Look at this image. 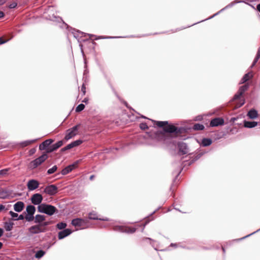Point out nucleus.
<instances>
[{"mask_svg":"<svg viewBox=\"0 0 260 260\" xmlns=\"http://www.w3.org/2000/svg\"><path fill=\"white\" fill-rule=\"evenodd\" d=\"M37 208L39 212L43 213L50 216L54 214L57 211L56 207L46 204H41L38 206Z\"/></svg>","mask_w":260,"mask_h":260,"instance_id":"obj_2","label":"nucleus"},{"mask_svg":"<svg viewBox=\"0 0 260 260\" xmlns=\"http://www.w3.org/2000/svg\"><path fill=\"white\" fill-rule=\"evenodd\" d=\"M48 224H49V222H47V221H43L41 224H40L39 225H41L43 228H44V229H45V227L46 226L48 225Z\"/></svg>","mask_w":260,"mask_h":260,"instance_id":"obj_44","label":"nucleus"},{"mask_svg":"<svg viewBox=\"0 0 260 260\" xmlns=\"http://www.w3.org/2000/svg\"><path fill=\"white\" fill-rule=\"evenodd\" d=\"M143 240H148L150 242H151V241H153V240H152L151 239H150V238H144L143 239Z\"/></svg>","mask_w":260,"mask_h":260,"instance_id":"obj_56","label":"nucleus"},{"mask_svg":"<svg viewBox=\"0 0 260 260\" xmlns=\"http://www.w3.org/2000/svg\"><path fill=\"white\" fill-rule=\"evenodd\" d=\"M13 223L6 222L5 223V229L7 231H10L12 230Z\"/></svg>","mask_w":260,"mask_h":260,"instance_id":"obj_27","label":"nucleus"},{"mask_svg":"<svg viewBox=\"0 0 260 260\" xmlns=\"http://www.w3.org/2000/svg\"><path fill=\"white\" fill-rule=\"evenodd\" d=\"M170 246H172V247H176L177 246V244H174V243H171Z\"/></svg>","mask_w":260,"mask_h":260,"instance_id":"obj_58","label":"nucleus"},{"mask_svg":"<svg viewBox=\"0 0 260 260\" xmlns=\"http://www.w3.org/2000/svg\"><path fill=\"white\" fill-rule=\"evenodd\" d=\"M252 74L251 73L249 72L244 75V76L242 78L240 83H244L248 81L249 79L252 77Z\"/></svg>","mask_w":260,"mask_h":260,"instance_id":"obj_22","label":"nucleus"},{"mask_svg":"<svg viewBox=\"0 0 260 260\" xmlns=\"http://www.w3.org/2000/svg\"><path fill=\"white\" fill-rule=\"evenodd\" d=\"M247 116L249 118L253 119L258 116V113L256 110L252 109L248 111Z\"/></svg>","mask_w":260,"mask_h":260,"instance_id":"obj_20","label":"nucleus"},{"mask_svg":"<svg viewBox=\"0 0 260 260\" xmlns=\"http://www.w3.org/2000/svg\"><path fill=\"white\" fill-rule=\"evenodd\" d=\"M43 201V197L40 193L34 194L31 197V203L36 205H40Z\"/></svg>","mask_w":260,"mask_h":260,"instance_id":"obj_9","label":"nucleus"},{"mask_svg":"<svg viewBox=\"0 0 260 260\" xmlns=\"http://www.w3.org/2000/svg\"><path fill=\"white\" fill-rule=\"evenodd\" d=\"M212 143V141L210 138H204L202 141V145L203 146L206 147L210 145Z\"/></svg>","mask_w":260,"mask_h":260,"instance_id":"obj_23","label":"nucleus"},{"mask_svg":"<svg viewBox=\"0 0 260 260\" xmlns=\"http://www.w3.org/2000/svg\"><path fill=\"white\" fill-rule=\"evenodd\" d=\"M10 168H6L0 170V176H5L8 175V172L10 171Z\"/></svg>","mask_w":260,"mask_h":260,"instance_id":"obj_32","label":"nucleus"},{"mask_svg":"<svg viewBox=\"0 0 260 260\" xmlns=\"http://www.w3.org/2000/svg\"><path fill=\"white\" fill-rule=\"evenodd\" d=\"M113 230L122 233H133L136 231V229L134 228L116 225L113 227Z\"/></svg>","mask_w":260,"mask_h":260,"instance_id":"obj_6","label":"nucleus"},{"mask_svg":"<svg viewBox=\"0 0 260 260\" xmlns=\"http://www.w3.org/2000/svg\"><path fill=\"white\" fill-rule=\"evenodd\" d=\"M79 161H76L72 165H69L68 166L64 168L62 170L61 173L63 175H65L71 172L73 169L76 168L78 164Z\"/></svg>","mask_w":260,"mask_h":260,"instance_id":"obj_10","label":"nucleus"},{"mask_svg":"<svg viewBox=\"0 0 260 260\" xmlns=\"http://www.w3.org/2000/svg\"><path fill=\"white\" fill-rule=\"evenodd\" d=\"M72 143H73L74 146L76 147L80 145L82 143V141L78 140L73 142Z\"/></svg>","mask_w":260,"mask_h":260,"instance_id":"obj_41","label":"nucleus"},{"mask_svg":"<svg viewBox=\"0 0 260 260\" xmlns=\"http://www.w3.org/2000/svg\"><path fill=\"white\" fill-rule=\"evenodd\" d=\"M88 35L90 37V38H91V37H94L95 36L93 35H90V34H88Z\"/></svg>","mask_w":260,"mask_h":260,"instance_id":"obj_64","label":"nucleus"},{"mask_svg":"<svg viewBox=\"0 0 260 260\" xmlns=\"http://www.w3.org/2000/svg\"><path fill=\"white\" fill-rule=\"evenodd\" d=\"M24 218H25V217L23 215H22V214L19 215H18L17 218L15 219V220H23Z\"/></svg>","mask_w":260,"mask_h":260,"instance_id":"obj_45","label":"nucleus"},{"mask_svg":"<svg viewBox=\"0 0 260 260\" xmlns=\"http://www.w3.org/2000/svg\"><path fill=\"white\" fill-rule=\"evenodd\" d=\"M57 169V167L56 166H54L51 168L49 169L47 171V174L50 175L54 173Z\"/></svg>","mask_w":260,"mask_h":260,"instance_id":"obj_34","label":"nucleus"},{"mask_svg":"<svg viewBox=\"0 0 260 260\" xmlns=\"http://www.w3.org/2000/svg\"><path fill=\"white\" fill-rule=\"evenodd\" d=\"M39 182L35 179L29 180L27 183V188L29 191L34 190L39 187Z\"/></svg>","mask_w":260,"mask_h":260,"instance_id":"obj_11","label":"nucleus"},{"mask_svg":"<svg viewBox=\"0 0 260 260\" xmlns=\"http://www.w3.org/2000/svg\"><path fill=\"white\" fill-rule=\"evenodd\" d=\"M57 187L56 185L52 184L47 186L44 190V192L49 196L55 195L57 192Z\"/></svg>","mask_w":260,"mask_h":260,"instance_id":"obj_8","label":"nucleus"},{"mask_svg":"<svg viewBox=\"0 0 260 260\" xmlns=\"http://www.w3.org/2000/svg\"><path fill=\"white\" fill-rule=\"evenodd\" d=\"M78 127L79 125H76L71 128L68 129L66 132L64 139L68 141L75 136L77 134Z\"/></svg>","mask_w":260,"mask_h":260,"instance_id":"obj_5","label":"nucleus"},{"mask_svg":"<svg viewBox=\"0 0 260 260\" xmlns=\"http://www.w3.org/2000/svg\"><path fill=\"white\" fill-rule=\"evenodd\" d=\"M63 145V141L60 140L58 141L57 143L51 145L47 149V152H52L56 150H57L58 148L60 147Z\"/></svg>","mask_w":260,"mask_h":260,"instance_id":"obj_13","label":"nucleus"},{"mask_svg":"<svg viewBox=\"0 0 260 260\" xmlns=\"http://www.w3.org/2000/svg\"><path fill=\"white\" fill-rule=\"evenodd\" d=\"M88 222V218H77L72 220V224L74 226L83 227V229L87 226Z\"/></svg>","mask_w":260,"mask_h":260,"instance_id":"obj_4","label":"nucleus"},{"mask_svg":"<svg viewBox=\"0 0 260 260\" xmlns=\"http://www.w3.org/2000/svg\"><path fill=\"white\" fill-rule=\"evenodd\" d=\"M48 158V156L46 154H43L40 157L31 161L30 163V168L32 169L36 168L37 167L41 165Z\"/></svg>","mask_w":260,"mask_h":260,"instance_id":"obj_3","label":"nucleus"},{"mask_svg":"<svg viewBox=\"0 0 260 260\" xmlns=\"http://www.w3.org/2000/svg\"><path fill=\"white\" fill-rule=\"evenodd\" d=\"M5 208V207L3 205H0V212L2 211L3 210H4Z\"/></svg>","mask_w":260,"mask_h":260,"instance_id":"obj_53","label":"nucleus"},{"mask_svg":"<svg viewBox=\"0 0 260 260\" xmlns=\"http://www.w3.org/2000/svg\"><path fill=\"white\" fill-rule=\"evenodd\" d=\"M149 120H151L152 122L155 123L157 126L159 127H162L168 124V121H156L153 120L149 119Z\"/></svg>","mask_w":260,"mask_h":260,"instance_id":"obj_24","label":"nucleus"},{"mask_svg":"<svg viewBox=\"0 0 260 260\" xmlns=\"http://www.w3.org/2000/svg\"><path fill=\"white\" fill-rule=\"evenodd\" d=\"M178 147L179 148V152L182 154H185L188 152V148L186 143L181 142L178 143Z\"/></svg>","mask_w":260,"mask_h":260,"instance_id":"obj_12","label":"nucleus"},{"mask_svg":"<svg viewBox=\"0 0 260 260\" xmlns=\"http://www.w3.org/2000/svg\"><path fill=\"white\" fill-rule=\"evenodd\" d=\"M147 223V222H146L145 223V224H144V225H143V229H142V232H143V231H144V229L145 226L146 225V224Z\"/></svg>","mask_w":260,"mask_h":260,"instance_id":"obj_63","label":"nucleus"},{"mask_svg":"<svg viewBox=\"0 0 260 260\" xmlns=\"http://www.w3.org/2000/svg\"><path fill=\"white\" fill-rule=\"evenodd\" d=\"M94 178V175H91V176H90L89 179H90V180H92Z\"/></svg>","mask_w":260,"mask_h":260,"instance_id":"obj_59","label":"nucleus"},{"mask_svg":"<svg viewBox=\"0 0 260 260\" xmlns=\"http://www.w3.org/2000/svg\"><path fill=\"white\" fill-rule=\"evenodd\" d=\"M17 3L16 2H13L9 5V8L10 9H13V8H16L17 7Z\"/></svg>","mask_w":260,"mask_h":260,"instance_id":"obj_43","label":"nucleus"},{"mask_svg":"<svg viewBox=\"0 0 260 260\" xmlns=\"http://www.w3.org/2000/svg\"><path fill=\"white\" fill-rule=\"evenodd\" d=\"M54 19H52L53 21H57L58 22L59 21H62V19L60 17H57L54 16Z\"/></svg>","mask_w":260,"mask_h":260,"instance_id":"obj_49","label":"nucleus"},{"mask_svg":"<svg viewBox=\"0 0 260 260\" xmlns=\"http://www.w3.org/2000/svg\"><path fill=\"white\" fill-rule=\"evenodd\" d=\"M88 219L93 220H100L103 221H108L109 219L107 218H99L96 212L93 211L89 213Z\"/></svg>","mask_w":260,"mask_h":260,"instance_id":"obj_16","label":"nucleus"},{"mask_svg":"<svg viewBox=\"0 0 260 260\" xmlns=\"http://www.w3.org/2000/svg\"><path fill=\"white\" fill-rule=\"evenodd\" d=\"M179 130L173 125H169L163 128L162 131H157L154 133L153 137L157 140L168 143L172 139V134H178Z\"/></svg>","mask_w":260,"mask_h":260,"instance_id":"obj_1","label":"nucleus"},{"mask_svg":"<svg viewBox=\"0 0 260 260\" xmlns=\"http://www.w3.org/2000/svg\"><path fill=\"white\" fill-rule=\"evenodd\" d=\"M9 214H10L11 217L13 218V220H15V219H17L18 216V214L17 213H15L12 211H10L9 212Z\"/></svg>","mask_w":260,"mask_h":260,"instance_id":"obj_39","label":"nucleus"},{"mask_svg":"<svg viewBox=\"0 0 260 260\" xmlns=\"http://www.w3.org/2000/svg\"><path fill=\"white\" fill-rule=\"evenodd\" d=\"M81 91L85 94L86 92V88L85 85L83 84L81 87Z\"/></svg>","mask_w":260,"mask_h":260,"instance_id":"obj_46","label":"nucleus"},{"mask_svg":"<svg viewBox=\"0 0 260 260\" xmlns=\"http://www.w3.org/2000/svg\"><path fill=\"white\" fill-rule=\"evenodd\" d=\"M67 148L69 150L74 147L73 143L72 142L70 144L67 145Z\"/></svg>","mask_w":260,"mask_h":260,"instance_id":"obj_47","label":"nucleus"},{"mask_svg":"<svg viewBox=\"0 0 260 260\" xmlns=\"http://www.w3.org/2000/svg\"><path fill=\"white\" fill-rule=\"evenodd\" d=\"M259 57H260V47H259V48L258 49L256 55L253 61L252 65L251 66V68H252L255 64V63L257 62L258 60L259 59Z\"/></svg>","mask_w":260,"mask_h":260,"instance_id":"obj_28","label":"nucleus"},{"mask_svg":"<svg viewBox=\"0 0 260 260\" xmlns=\"http://www.w3.org/2000/svg\"><path fill=\"white\" fill-rule=\"evenodd\" d=\"M35 211L36 208L33 205H28L26 207V212L27 214L34 215Z\"/></svg>","mask_w":260,"mask_h":260,"instance_id":"obj_25","label":"nucleus"},{"mask_svg":"<svg viewBox=\"0 0 260 260\" xmlns=\"http://www.w3.org/2000/svg\"><path fill=\"white\" fill-rule=\"evenodd\" d=\"M45 216L43 215L38 214L35 217L34 222L38 224H41L43 221L45 220Z\"/></svg>","mask_w":260,"mask_h":260,"instance_id":"obj_19","label":"nucleus"},{"mask_svg":"<svg viewBox=\"0 0 260 260\" xmlns=\"http://www.w3.org/2000/svg\"><path fill=\"white\" fill-rule=\"evenodd\" d=\"M5 16V14L3 12L0 11V18L4 17Z\"/></svg>","mask_w":260,"mask_h":260,"instance_id":"obj_52","label":"nucleus"},{"mask_svg":"<svg viewBox=\"0 0 260 260\" xmlns=\"http://www.w3.org/2000/svg\"><path fill=\"white\" fill-rule=\"evenodd\" d=\"M72 231L70 229H67L63 230L58 233V237L59 239H62L70 235L72 233Z\"/></svg>","mask_w":260,"mask_h":260,"instance_id":"obj_15","label":"nucleus"},{"mask_svg":"<svg viewBox=\"0 0 260 260\" xmlns=\"http://www.w3.org/2000/svg\"><path fill=\"white\" fill-rule=\"evenodd\" d=\"M249 86L248 85H244L241 86L239 89V91L240 92V94H243V93L247 90Z\"/></svg>","mask_w":260,"mask_h":260,"instance_id":"obj_31","label":"nucleus"},{"mask_svg":"<svg viewBox=\"0 0 260 260\" xmlns=\"http://www.w3.org/2000/svg\"><path fill=\"white\" fill-rule=\"evenodd\" d=\"M257 122L255 121H245L244 123V127L247 128H252L257 126Z\"/></svg>","mask_w":260,"mask_h":260,"instance_id":"obj_21","label":"nucleus"},{"mask_svg":"<svg viewBox=\"0 0 260 260\" xmlns=\"http://www.w3.org/2000/svg\"><path fill=\"white\" fill-rule=\"evenodd\" d=\"M45 254V252L44 251L42 250H39L36 252L35 254V257L37 258H40L43 257Z\"/></svg>","mask_w":260,"mask_h":260,"instance_id":"obj_30","label":"nucleus"},{"mask_svg":"<svg viewBox=\"0 0 260 260\" xmlns=\"http://www.w3.org/2000/svg\"><path fill=\"white\" fill-rule=\"evenodd\" d=\"M45 229L43 228L41 225L36 224L30 226L28 229V232L31 234H37L42 232H44Z\"/></svg>","mask_w":260,"mask_h":260,"instance_id":"obj_7","label":"nucleus"},{"mask_svg":"<svg viewBox=\"0 0 260 260\" xmlns=\"http://www.w3.org/2000/svg\"><path fill=\"white\" fill-rule=\"evenodd\" d=\"M24 207V204L23 203V202L19 201L14 204V209L15 211L20 212L23 209Z\"/></svg>","mask_w":260,"mask_h":260,"instance_id":"obj_18","label":"nucleus"},{"mask_svg":"<svg viewBox=\"0 0 260 260\" xmlns=\"http://www.w3.org/2000/svg\"><path fill=\"white\" fill-rule=\"evenodd\" d=\"M204 128H205V127H204V125L200 124V123H196L195 124H194V125L193 126V129L197 130V131L203 130L204 129Z\"/></svg>","mask_w":260,"mask_h":260,"instance_id":"obj_29","label":"nucleus"},{"mask_svg":"<svg viewBox=\"0 0 260 260\" xmlns=\"http://www.w3.org/2000/svg\"><path fill=\"white\" fill-rule=\"evenodd\" d=\"M242 94H240V92L238 91V92L234 95L233 100H236L238 99H239L241 96Z\"/></svg>","mask_w":260,"mask_h":260,"instance_id":"obj_42","label":"nucleus"},{"mask_svg":"<svg viewBox=\"0 0 260 260\" xmlns=\"http://www.w3.org/2000/svg\"><path fill=\"white\" fill-rule=\"evenodd\" d=\"M67 226V224L64 222H59L57 224L56 227L59 230L64 229Z\"/></svg>","mask_w":260,"mask_h":260,"instance_id":"obj_35","label":"nucleus"},{"mask_svg":"<svg viewBox=\"0 0 260 260\" xmlns=\"http://www.w3.org/2000/svg\"><path fill=\"white\" fill-rule=\"evenodd\" d=\"M260 231V229H258V230H257L256 231H255V232H253V233H251V234H249V235H247V236H245V237H243V238H241V239H240V240H241V239H245V238H247V237H248L250 236V235H252V234H254V233H256V232H258V231Z\"/></svg>","mask_w":260,"mask_h":260,"instance_id":"obj_48","label":"nucleus"},{"mask_svg":"<svg viewBox=\"0 0 260 260\" xmlns=\"http://www.w3.org/2000/svg\"><path fill=\"white\" fill-rule=\"evenodd\" d=\"M257 9L260 12V4L257 5Z\"/></svg>","mask_w":260,"mask_h":260,"instance_id":"obj_57","label":"nucleus"},{"mask_svg":"<svg viewBox=\"0 0 260 260\" xmlns=\"http://www.w3.org/2000/svg\"><path fill=\"white\" fill-rule=\"evenodd\" d=\"M234 4L233 3H231L230 4H229L228 5H227L225 7L223 8V9H222L220 11H219V12H218L217 13H215V14H214L213 16H212V17L211 18H213L215 16H216L218 14H219L221 12L223 11V10H224L225 9H226V8H229V7H231L233 6Z\"/></svg>","mask_w":260,"mask_h":260,"instance_id":"obj_36","label":"nucleus"},{"mask_svg":"<svg viewBox=\"0 0 260 260\" xmlns=\"http://www.w3.org/2000/svg\"><path fill=\"white\" fill-rule=\"evenodd\" d=\"M224 123V120L221 118H215L211 120L210 125L211 126L214 127L219 125H222Z\"/></svg>","mask_w":260,"mask_h":260,"instance_id":"obj_14","label":"nucleus"},{"mask_svg":"<svg viewBox=\"0 0 260 260\" xmlns=\"http://www.w3.org/2000/svg\"><path fill=\"white\" fill-rule=\"evenodd\" d=\"M7 41H8V40L4 41L2 38H0V45L7 42Z\"/></svg>","mask_w":260,"mask_h":260,"instance_id":"obj_50","label":"nucleus"},{"mask_svg":"<svg viewBox=\"0 0 260 260\" xmlns=\"http://www.w3.org/2000/svg\"><path fill=\"white\" fill-rule=\"evenodd\" d=\"M35 151V149H31L30 150V152L31 153H34Z\"/></svg>","mask_w":260,"mask_h":260,"instance_id":"obj_61","label":"nucleus"},{"mask_svg":"<svg viewBox=\"0 0 260 260\" xmlns=\"http://www.w3.org/2000/svg\"><path fill=\"white\" fill-rule=\"evenodd\" d=\"M38 139H34L31 140H26L21 143V145L22 147H26L30 145L32 143L36 142Z\"/></svg>","mask_w":260,"mask_h":260,"instance_id":"obj_26","label":"nucleus"},{"mask_svg":"<svg viewBox=\"0 0 260 260\" xmlns=\"http://www.w3.org/2000/svg\"><path fill=\"white\" fill-rule=\"evenodd\" d=\"M85 108V106L83 104H79L76 108V112H79L82 111Z\"/></svg>","mask_w":260,"mask_h":260,"instance_id":"obj_37","label":"nucleus"},{"mask_svg":"<svg viewBox=\"0 0 260 260\" xmlns=\"http://www.w3.org/2000/svg\"><path fill=\"white\" fill-rule=\"evenodd\" d=\"M53 142V140L52 139H48L45 140L40 145V149L43 150L47 149Z\"/></svg>","mask_w":260,"mask_h":260,"instance_id":"obj_17","label":"nucleus"},{"mask_svg":"<svg viewBox=\"0 0 260 260\" xmlns=\"http://www.w3.org/2000/svg\"><path fill=\"white\" fill-rule=\"evenodd\" d=\"M25 219L26 221L30 222L35 220V217L34 214H27L25 216Z\"/></svg>","mask_w":260,"mask_h":260,"instance_id":"obj_33","label":"nucleus"},{"mask_svg":"<svg viewBox=\"0 0 260 260\" xmlns=\"http://www.w3.org/2000/svg\"><path fill=\"white\" fill-rule=\"evenodd\" d=\"M67 148V146H66V147L62 148L61 149V151H66L67 150H69Z\"/></svg>","mask_w":260,"mask_h":260,"instance_id":"obj_54","label":"nucleus"},{"mask_svg":"<svg viewBox=\"0 0 260 260\" xmlns=\"http://www.w3.org/2000/svg\"><path fill=\"white\" fill-rule=\"evenodd\" d=\"M88 102V100L87 99H84V100L83 101V102H84V103H87Z\"/></svg>","mask_w":260,"mask_h":260,"instance_id":"obj_62","label":"nucleus"},{"mask_svg":"<svg viewBox=\"0 0 260 260\" xmlns=\"http://www.w3.org/2000/svg\"><path fill=\"white\" fill-rule=\"evenodd\" d=\"M4 231L2 229L0 228V237L3 235Z\"/></svg>","mask_w":260,"mask_h":260,"instance_id":"obj_55","label":"nucleus"},{"mask_svg":"<svg viewBox=\"0 0 260 260\" xmlns=\"http://www.w3.org/2000/svg\"><path fill=\"white\" fill-rule=\"evenodd\" d=\"M72 34H73L74 35V37L77 39L79 37V35L80 34H82L83 32H81L79 30H75L74 29L73 31H72Z\"/></svg>","mask_w":260,"mask_h":260,"instance_id":"obj_38","label":"nucleus"},{"mask_svg":"<svg viewBox=\"0 0 260 260\" xmlns=\"http://www.w3.org/2000/svg\"><path fill=\"white\" fill-rule=\"evenodd\" d=\"M202 154H198L197 156H196V159L199 158L201 156Z\"/></svg>","mask_w":260,"mask_h":260,"instance_id":"obj_60","label":"nucleus"},{"mask_svg":"<svg viewBox=\"0 0 260 260\" xmlns=\"http://www.w3.org/2000/svg\"><path fill=\"white\" fill-rule=\"evenodd\" d=\"M140 127L141 129H146L148 128V124L146 123H141L140 124Z\"/></svg>","mask_w":260,"mask_h":260,"instance_id":"obj_40","label":"nucleus"},{"mask_svg":"<svg viewBox=\"0 0 260 260\" xmlns=\"http://www.w3.org/2000/svg\"><path fill=\"white\" fill-rule=\"evenodd\" d=\"M202 119H203L202 116L200 115V116H198L196 117L195 120H202Z\"/></svg>","mask_w":260,"mask_h":260,"instance_id":"obj_51","label":"nucleus"}]
</instances>
